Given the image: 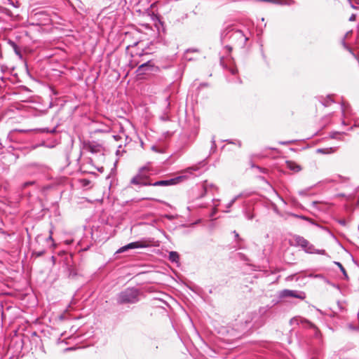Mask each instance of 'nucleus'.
<instances>
[{
	"label": "nucleus",
	"mask_w": 359,
	"mask_h": 359,
	"mask_svg": "<svg viewBox=\"0 0 359 359\" xmlns=\"http://www.w3.org/2000/svg\"><path fill=\"white\" fill-rule=\"evenodd\" d=\"M292 215L294 217H297V218H301L304 220H309V218L306 216H304V215H296V214H292Z\"/></svg>",
	"instance_id": "29"
},
{
	"label": "nucleus",
	"mask_w": 359,
	"mask_h": 359,
	"mask_svg": "<svg viewBox=\"0 0 359 359\" xmlns=\"http://www.w3.org/2000/svg\"><path fill=\"white\" fill-rule=\"evenodd\" d=\"M238 255H239V257H240V258H241V259H243V260H244V261H247V260H248L247 257H246L244 254H243V253H238Z\"/></svg>",
	"instance_id": "34"
},
{
	"label": "nucleus",
	"mask_w": 359,
	"mask_h": 359,
	"mask_svg": "<svg viewBox=\"0 0 359 359\" xmlns=\"http://www.w3.org/2000/svg\"><path fill=\"white\" fill-rule=\"evenodd\" d=\"M217 211V208H213L212 211L211 212V213L210 215V217L213 218V217L216 214Z\"/></svg>",
	"instance_id": "33"
},
{
	"label": "nucleus",
	"mask_w": 359,
	"mask_h": 359,
	"mask_svg": "<svg viewBox=\"0 0 359 359\" xmlns=\"http://www.w3.org/2000/svg\"><path fill=\"white\" fill-rule=\"evenodd\" d=\"M358 229H359V224H358Z\"/></svg>",
	"instance_id": "56"
},
{
	"label": "nucleus",
	"mask_w": 359,
	"mask_h": 359,
	"mask_svg": "<svg viewBox=\"0 0 359 359\" xmlns=\"http://www.w3.org/2000/svg\"><path fill=\"white\" fill-rule=\"evenodd\" d=\"M139 290L135 287H128L117 294L118 304H135L139 301Z\"/></svg>",
	"instance_id": "3"
},
{
	"label": "nucleus",
	"mask_w": 359,
	"mask_h": 359,
	"mask_svg": "<svg viewBox=\"0 0 359 359\" xmlns=\"http://www.w3.org/2000/svg\"><path fill=\"white\" fill-rule=\"evenodd\" d=\"M102 147V145L96 142H84V148L93 154L100 152Z\"/></svg>",
	"instance_id": "8"
},
{
	"label": "nucleus",
	"mask_w": 359,
	"mask_h": 359,
	"mask_svg": "<svg viewBox=\"0 0 359 359\" xmlns=\"http://www.w3.org/2000/svg\"><path fill=\"white\" fill-rule=\"evenodd\" d=\"M34 182H25L24 186L25 187H27L28 185H30V184H32Z\"/></svg>",
	"instance_id": "44"
},
{
	"label": "nucleus",
	"mask_w": 359,
	"mask_h": 359,
	"mask_svg": "<svg viewBox=\"0 0 359 359\" xmlns=\"http://www.w3.org/2000/svg\"><path fill=\"white\" fill-rule=\"evenodd\" d=\"M339 224H340L342 226H346V222L345 219H339L338 221Z\"/></svg>",
	"instance_id": "36"
},
{
	"label": "nucleus",
	"mask_w": 359,
	"mask_h": 359,
	"mask_svg": "<svg viewBox=\"0 0 359 359\" xmlns=\"http://www.w3.org/2000/svg\"><path fill=\"white\" fill-rule=\"evenodd\" d=\"M257 168L259 169L260 170L263 171L264 172V169H262L260 167L257 166Z\"/></svg>",
	"instance_id": "48"
},
{
	"label": "nucleus",
	"mask_w": 359,
	"mask_h": 359,
	"mask_svg": "<svg viewBox=\"0 0 359 359\" xmlns=\"http://www.w3.org/2000/svg\"><path fill=\"white\" fill-rule=\"evenodd\" d=\"M41 132L43 133H54L56 131V128H54L51 130H49L48 128H44L41 129Z\"/></svg>",
	"instance_id": "24"
},
{
	"label": "nucleus",
	"mask_w": 359,
	"mask_h": 359,
	"mask_svg": "<svg viewBox=\"0 0 359 359\" xmlns=\"http://www.w3.org/2000/svg\"><path fill=\"white\" fill-rule=\"evenodd\" d=\"M196 51H197V50H195V49H188V50H187V55H186V56H185V57H186V58H187L188 60H191V58L188 57L187 53H189V52H196Z\"/></svg>",
	"instance_id": "32"
},
{
	"label": "nucleus",
	"mask_w": 359,
	"mask_h": 359,
	"mask_svg": "<svg viewBox=\"0 0 359 359\" xmlns=\"http://www.w3.org/2000/svg\"><path fill=\"white\" fill-rule=\"evenodd\" d=\"M342 134H344V133H339V132H332L330 133V137L332 139H337V140H341V137L340 136L342 135Z\"/></svg>",
	"instance_id": "18"
},
{
	"label": "nucleus",
	"mask_w": 359,
	"mask_h": 359,
	"mask_svg": "<svg viewBox=\"0 0 359 359\" xmlns=\"http://www.w3.org/2000/svg\"><path fill=\"white\" fill-rule=\"evenodd\" d=\"M278 4L282 5H288L290 6L294 3L293 0H278Z\"/></svg>",
	"instance_id": "20"
},
{
	"label": "nucleus",
	"mask_w": 359,
	"mask_h": 359,
	"mask_svg": "<svg viewBox=\"0 0 359 359\" xmlns=\"http://www.w3.org/2000/svg\"><path fill=\"white\" fill-rule=\"evenodd\" d=\"M119 153V150H117L116 151V154H118Z\"/></svg>",
	"instance_id": "53"
},
{
	"label": "nucleus",
	"mask_w": 359,
	"mask_h": 359,
	"mask_svg": "<svg viewBox=\"0 0 359 359\" xmlns=\"http://www.w3.org/2000/svg\"><path fill=\"white\" fill-rule=\"evenodd\" d=\"M6 70V67L4 65H0V77H1Z\"/></svg>",
	"instance_id": "30"
},
{
	"label": "nucleus",
	"mask_w": 359,
	"mask_h": 359,
	"mask_svg": "<svg viewBox=\"0 0 359 359\" xmlns=\"http://www.w3.org/2000/svg\"><path fill=\"white\" fill-rule=\"evenodd\" d=\"M348 1L349 2L350 6H351V8H353L354 9H358V7L353 4L352 0H348Z\"/></svg>",
	"instance_id": "35"
},
{
	"label": "nucleus",
	"mask_w": 359,
	"mask_h": 359,
	"mask_svg": "<svg viewBox=\"0 0 359 359\" xmlns=\"http://www.w3.org/2000/svg\"><path fill=\"white\" fill-rule=\"evenodd\" d=\"M334 150L332 148H325V149H318L317 152L319 154H328L334 152Z\"/></svg>",
	"instance_id": "17"
},
{
	"label": "nucleus",
	"mask_w": 359,
	"mask_h": 359,
	"mask_svg": "<svg viewBox=\"0 0 359 359\" xmlns=\"http://www.w3.org/2000/svg\"><path fill=\"white\" fill-rule=\"evenodd\" d=\"M336 264L339 266V267L340 268L341 272L343 273V274L345 276H347V273H346V271L345 270V269L344 268V266H342V264L339 262H336Z\"/></svg>",
	"instance_id": "26"
},
{
	"label": "nucleus",
	"mask_w": 359,
	"mask_h": 359,
	"mask_svg": "<svg viewBox=\"0 0 359 359\" xmlns=\"http://www.w3.org/2000/svg\"><path fill=\"white\" fill-rule=\"evenodd\" d=\"M145 199L147 200H153V201H158L160 203H164L163 201H161V200H158V199H155V198H146Z\"/></svg>",
	"instance_id": "41"
},
{
	"label": "nucleus",
	"mask_w": 359,
	"mask_h": 359,
	"mask_svg": "<svg viewBox=\"0 0 359 359\" xmlns=\"http://www.w3.org/2000/svg\"><path fill=\"white\" fill-rule=\"evenodd\" d=\"M286 165L287 168L294 172H298L302 170V167L299 165L291 161H287Z\"/></svg>",
	"instance_id": "12"
},
{
	"label": "nucleus",
	"mask_w": 359,
	"mask_h": 359,
	"mask_svg": "<svg viewBox=\"0 0 359 359\" xmlns=\"http://www.w3.org/2000/svg\"><path fill=\"white\" fill-rule=\"evenodd\" d=\"M355 4H359V0H355Z\"/></svg>",
	"instance_id": "49"
},
{
	"label": "nucleus",
	"mask_w": 359,
	"mask_h": 359,
	"mask_svg": "<svg viewBox=\"0 0 359 359\" xmlns=\"http://www.w3.org/2000/svg\"><path fill=\"white\" fill-rule=\"evenodd\" d=\"M215 148H216L215 140H214V138H212V149H215Z\"/></svg>",
	"instance_id": "39"
},
{
	"label": "nucleus",
	"mask_w": 359,
	"mask_h": 359,
	"mask_svg": "<svg viewBox=\"0 0 359 359\" xmlns=\"http://www.w3.org/2000/svg\"><path fill=\"white\" fill-rule=\"evenodd\" d=\"M165 101L168 102V104L169 105V104H170V103H169V102H168V98H166V100H165Z\"/></svg>",
	"instance_id": "50"
},
{
	"label": "nucleus",
	"mask_w": 359,
	"mask_h": 359,
	"mask_svg": "<svg viewBox=\"0 0 359 359\" xmlns=\"http://www.w3.org/2000/svg\"><path fill=\"white\" fill-rule=\"evenodd\" d=\"M342 124H344V125H345V124H346L344 121H342Z\"/></svg>",
	"instance_id": "52"
},
{
	"label": "nucleus",
	"mask_w": 359,
	"mask_h": 359,
	"mask_svg": "<svg viewBox=\"0 0 359 359\" xmlns=\"http://www.w3.org/2000/svg\"><path fill=\"white\" fill-rule=\"evenodd\" d=\"M206 165L205 160L201 161L198 162V163L193 165L190 167H188L187 168L184 169L182 171V174L177 177H175L174 178L168 179V180H159L156 181L154 183L151 182V184L150 186L154 187H168V186H172L177 184L184 180H187L190 177H195L196 176H198L201 175L202 171L201 168L204 167Z\"/></svg>",
	"instance_id": "1"
},
{
	"label": "nucleus",
	"mask_w": 359,
	"mask_h": 359,
	"mask_svg": "<svg viewBox=\"0 0 359 359\" xmlns=\"http://www.w3.org/2000/svg\"><path fill=\"white\" fill-rule=\"evenodd\" d=\"M315 277L316 278H322L323 275H321V274H316V275H315Z\"/></svg>",
	"instance_id": "46"
},
{
	"label": "nucleus",
	"mask_w": 359,
	"mask_h": 359,
	"mask_svg": "<svg viewBox=\"0 0 359 359\" xmlns=\"http://www.w3.org/2000/svg\"><path fill=\"white\" fill-rule=\"evenodd\" d=\"M355 330H359V327L358 328H355Z\"/></svg>",
	"instance_id": "55"
},
{
	"label": "nucleus",
	"mask_w": 359,
	"mask_h": 359,
	"mask_svg": "<svg viewBox=\"0 0 359 359\" xmlns=\"http://www.w3.org/2000/svg\"><path fill=\"white\" fill-rule=\"evenodd\" d=\"M337 177L340 178V179H344V177H341L340 175H338Z\"/></svg>",
	"instance_id": "51"
},
{
	"label": "nucleus",
	"mask_w": 359,
	"mask_h": 359,
	"mask_svg": "<svg viewBox=\"0 0 359 359\" xmlns=\"http://www.w3.org/2000/svg\"><path fill=\"white\" fill-rule=\"evenodd\" d=\"M9 43L13 48V50H14L15 53L17 55H21V52H20L18 46L16 45V43L15 42H13V41H9Z\"/></svg>",
	"instance_id": "19"
},
{
	"label": "nucleus",
	"mask_w": 359,
	"mask_h": 359,
	"mask_svg": "<svg viewBox=\"0 0 359 359\" xmlns=\"http://www.w3.org/2000/svg\"><path fill=\"white\" fill-rule=\"evenodd\" d=\"M8 2H9V4H11V6H13V7L15 8H18L19 7V3L18 1H16L15 3H14V1L13 0H8Z\"/></svg>",
	"instance_id": "31"
},
{
	"label": "nucleus",
	"mask_w": 359,
	"mask_h": 359,
	"mask_svg": "<svg viewBox=\"0 0 359 359\" xmlns=\"http://www.w3.org/2000/svg\"><path fill=\"white\" fill-rule=\"evenodd\" d=\"M166 217H167V218H169V219H170V218H171V217L168 216V215H167Z\"/></svg>",
	"instance_id": "54"
},
{
	"label": "nucleus",
	"mask_w": 359,
	"mask_h": 359,
	"mask_svg": "<svg viewBox=\"0 0 359 359\" xmlns=\"http://www.w3.org/2000/svg\"><path fill=\"white\" fill-rule=\"evenodd\" d=\"M241 194L239 195H237L236 196H234L230 201L229 203L226 205V210H224V212H230V208H231V206L235 203V202L241 197Z\"/></svg>",
	"instance_id": "15"
},
{
	"label": "nucleus",
	"mask_w": 359,
	"mask_h": 359,
	"mask_svg": "<svg viewBox=\"0 0 359 359\" xmlns=\"http://www.w3.org/2000/svg\"><path fill=\"white\" fill-rule=\"evenodd\" d=\"M229 70L231 72V74H233V75L236 74L237 72H238V69L236 67H229Z\"/></svg>",
	"instance_id": "28"
},
{
	"label": "nucleus",
	"mask_w": 359,
	"mask_h": 359,
	"mask_svg": "<svg viewBox=\"0 0 359 359\" xmlns=\"http://www.w3.org/2000/svg\"><path fill=\"white\" fill-rule=\"evenodd\" d=\"M228 41L230 42V34H228V36L226 37V43Z\"/></svg>",
	"instance_id": "45"
},
{
	"label": "nucleus",
	"mask_w": 359,
	"mask_h": 359,
	"mask_svg": "<svg viewBox=\"0 0 359 359\" xmlns=\"http://www.w3.org/2000/svg\"><path fill=\"white\" fill-rule=\"evenodd\" d=\"M100 172H102L103 170H104V168L102 167H101L100 168H98L97 169Z\"/></svg>",
	"instance_id": "47"
},
{
	"label": "nucleus",
	"mask_w": 359,
	"mask_h": 359,
	"mask_svg": "<svg viewBox=\"0 0 359 359\" xmlns=\"http://www.w3.org/2000/svg\"><path fill=\"white\" fill-rule=\"evenodd\" d=\"M202 189H203V192L199 196V198H203L205 196V194L207 193H208L210 191H212L213 190L217 189V188L213 184L209 183L208 181H205L203 182Z\"/></svg>",
	"instance_id": "11"
},
{
	"label": "nucleus",
	"mask_w": 359,
	"mask_h": 359,
	"mask_svg": "<svg viewBox=\"0 0 359 359\" xmlns=\"http://www.w3.org/2000/svg\"><path fill=\"white\" fill-rule=\"evenodd\" d=\"M306 295L303 292H299L297 290H283L280 292V297L285 298V297H294L299 299H304Z\"/></svg>",
	"instance_id": "7"
},
{
	"label": "nucleus",
	"mask_w": 359,
	"mask_h": 359,
	"mask_svg": "<svg viewBox=\"0 0 359 359\" xmlns=\"http://www.w3.org/2000/svg\"><path fill=\"white\" fill-rule=\"evenodd\" d=\"M113 137L114 138L115 140L116 141H118L119 140H121V137L118 135H114Z\"/></svg>",
	"instance_id": "40"
},
{
	"label": "nucleus",
	"mask_w": 359,
	"mask_h": 359,
	"mask_svg": "<svg viewBox=\"0 0 359 359\" xmlns=\"http://www.w3.org/2000/svg\"><path fill=\"white\" fill-rule=\"evenodd\" d=\"M147 246V245L142 241L132 242L125 246L121 247L120 249L118 250L117 252L121 253L129 249L143 248H146Z\"/></svg>",
	"instance_id": "9"
},
{
	"label": "nucleus",
	"mask_w": 359,
	"mask_h": 359,
	"mask_svg": "<svg viewBox=\"0 0 359 359\" xmlns=\"http://www.w3.org/2000/svg\"><path fill=\"white\" fill-rule=\"evenodd\" d=\"M45 250H41L40 251H33L32 253V256H35L36 257H41L45 254Z\"/></svg>",
	"instance_id": "21"
},
{
	"label": "nucleus",
	"mask_w": 359,
	"mask_h": 359,
	"mask_svg": "<svg viewBox=\"0 0 359 359\" xmlns=\"http://www.w3.org/2000/svg\"><path fill=\"white\" fill-rule=\"evenodd\" d=\"M294 241L297 245L301 247L306 253L326 255L325 250H317L309 241L300 236H295Z\"/></svg>",
	"instance_id": "4"
},
{
	"label": "nucleus",
	"mask_w": 359,
	"mask_h": 359,
	"mask_svg": "<svg viewBox=\"0 0 359 359\" xmlns=\"http://www.w3.org/2000/svg\"><path fill=\"white\" fill-rule=\"evenodd\" d=\"M47 241H53V237H52V231H50V236L47 238Z\"/></svg>",
	"instance_id": "42"
},
{
	"label": "nucleus",
	"mask_w": 359,
	"mask_h": 359,
	"mask_svg": "<svg viewBox=\"0 0 359 359\" xmlns=\"http://www.w3.org/2000/svg\"><path fill=\"white\" fill-rule=\"evenodd\" d=\"M148 170V168L145 166L140 168L138 173L131 179L130 184L140 186H150L151 182L148 180V175L144 172Z\"/></svg>",
	"instance_id": "6"
},
{
	"label": "nucleus",
	"mask_w": 359,
	"mask_h": 359,
	"mask_svg": "<svg viewBox=\"0 0 359 359\" xmlns=\"http://www.w3.org/2000/svg\"><path fill=\"white\" fill-rule=\"evenodd\" d=\"M356 18L355 14H352L351 17L349 18V21H355Z\"/></svg>",
	"instance_id": "37"
},
{
	"label": "nucleus",
	"mask_w": 359,
	"mask_h": 359,
	"mask_svg": "<svg viewBox=\"0 0 359 359\" xmlns=\"http://www.w3.org/2000/svg\"><path fill=\"white\" fill-rule=\"evenodd\" d=\"M228 34H230V43L232 45L243 47L248 40L241 30L235 29L232 25H228L221 32L220 41L222 44L226 43V37Z\"/></svg>",
	"instance_id": "2"
},
{
	"label": "nucleus",
	"mask_w": 359,
	"mask_h": 359,
	"mask_svg": "<svg viewBox=\"0 0 359 359\" xmlns=\"http://www.w3.org/2000/svg\"><path fill=\"white\" fill-rule=\"evenodd\" d=\"M231 50L232 47L231 45H226L224 48V50L228 54H229L231 52Z\"/></svg>",
	"instance_id": "27"
},
{
	"label": "nucleus",
	"mask_w": 359,
	"mask_h": 359,
	"mask_svg": "<svg viewBox=\"0 0 359 359\" xmlns=\"http://www.w3.org/2000/svg\"><path fill=\"white\" fill-rule=\"evenodd\" d=\"M271 309V306H270L269 305H266L264 306H261L258 311L259 316L262 318L265 317Z\"/></svg>",
	"instance_id": "14"
},
{
	"label": "nucleus",
	"mask_w": 359,
	"mask_h": 359,
	"mask_svg": "<svg viewBox=\"0 0 359 359\" xmlns=\"http://www.w3.org/2000/svg\"><path fill=\"white\" fill-rule=\"evenodd\" d=\"M290 323L292 325L302 324L304 325V327L311 329L313 330V337L316 339H320L321 338V333H320L319 329L313 323H311V321H309L305 318H302L301 317H294L290 320Z\"/></svg>",
	"instance_id": "5"
},
{
	"label": "nucleus",
	"mask_w": 359,
	"mask_h": 359,
	"mask_svg": "<svg viewBox=\"0 0 359 359\" xmlns=\"http://www.w3.org/2000/svg\"><path fill=\"white\" fill-rule=\"evenodd\" d=\"M334 101L332 99L331 96H327L325 98H323V100L321 101V103L325 107H328Z\"/></svg>",
	"instance_id": "16"
},
{
	"label": "nucleus",
	"mask_w": 359,
	"mask_h": 359,
	"mask_svg": "<svg viewBox=\"0 0 359 359\" xmlns=\"http://www.w3.org/2000/svg\"><path fill=\"white\" fill-rule=\"evenodd\" d=\"M220 65L221 66H222L224 69H228V66L227 64L225 62V58L224 55L220 57Z\"/></svg>",
	"instance_id": "23"
},
{
	"label": "nucleus",
	"mask_w": 359,
	"mask_h": 359,
	"mask_svg": "<svg viewBox=\"0 0 359 359\" xmlns=\"http://www.w3.org/2000/svg\"><path fill=\"white\" fill-rule=\"evenodd\" d=\"M233 233H234L235 238L236 239H238V241H242V239L239 237V234L236 231H233Z\"/></svg>",
	"instance_id": "38"
},
{
	"label": "nucleus",
	"mask_w": 359,
	"mask_h": 359,
	"mask_svg": "<svg viewBox=\"0 0 359 359\" xmlns=\"http://www.w3.org/2000/svg\"><path fill=\"white\" fill-rule=\"evenodd\" d=\"M343 46L354 57H357L356 55L354 53V52L353 51L352 48H350L345 42L344 41H343Z\"/></svg>",
	"instance_id": "22"
},
{
	"label": "nucleus",
	"mask_w": 359,
	"mask_h": 359,
	"mask_svg": "<svg viewBox=\"0 0 359 359\" xmlns=\"http://www.w3.org/2000/svg\"><path fill=\"white\" fill-rule=\"evenodd\" d=\"M245 216L246 219H248L249 220L252 219L255 217L253 214L248 212V211L245 212Z\"/></svg>",
	"instance_id": "25"
},
{
	"label": "nucleus",
	"mask_w": 359,
	"mask_h": 359,
	"mask_svg": "<svg viewBox=\"0 0 359 359\" xmlns=\"http://www.w3.org/2000/svg\"><path fill=\"white\" fill-rule=\"evenodd\" d=\"M291 142L290 141H287V142H280V144H283V145H287L290 143Z\"/></svg>",
	"instance_id": "43"
},
{
	"label": "nucleus",
	"mask_w": 359,
	"mask_h": 359,
	"mask_svg": "<svg viewBox=\"0 0 359 359\" xmlns=\"http://www.w3.org/2000/svg\"><path fill=\"white\" fill-rule=\"evenodd\" d=\"M169 260L172 263H178L180 260V255L175 251H171L168 256Z\"/></svg>",
	"instance_id": "13"
},
{
	"label": "nucleus",
	"mask_w": 359,
	"mask_h": 359,
	"mask_svg": "<svg viewBox=\"0 0 359 359\" xmlns=\"http://www.w3.org/2000/svg\"><path fill=\"white\" fill-rule=\"evenodd\" d=\"M154 67V64L151 60H149L140 65L137 69V72L139 75L144 74L147 72H151Z\"/></svg>",
	"instance_id": "10"
}]
</instances>
